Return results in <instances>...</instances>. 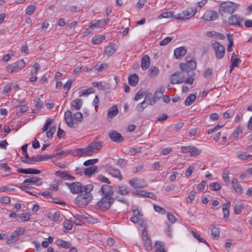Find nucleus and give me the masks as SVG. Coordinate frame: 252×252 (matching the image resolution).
Here are the masks:
<instances>
[{
    "label": "nucleus",
    "mask_w": 252,
    "mask_h": 252,
    "mask_svg": "<svg viewBox=\"0 0 252 252\" xmlns=\"http://www.w3.org/2000/svg\"><path fill=\"white\" fill-rule=\"evenodd\" d=\"M244 21V19L237 14L232 15L228 18V23L230 25L236 27H241V22Z\"/></svg>",
    "instance_id": "10"
},
{
    "label": "nucleus",
    "mask_w": 252,
    "mask_h": 252,
    "mask_svg": "<svg viewBox=\"0 0 252 252\" xmlns=\"http://www.w3.org/2000/svg\"><path fill=\"white\" fill-rule=\"evenodd\" d=\"M17 68L15 63L9 64L6 66V71L10 73H12Z\"/></svg>",
    "instance_id": "50"
},
{
    "label": "nucleus",
    "mask_w": 252,
    "mask_h": 252,
    "mask_svg": "<svg viewBox=\"0 0 252 252\" xmlns=\"http://www.w3.org/2000/svg\"><path fill=\"white\" fill-rule=\"evenodd\" d=\"M210 187L212 190H213L215 191H218L220 189L221 186L219 183H218L217 182H215V183H212L210 185Z\"/></svg>",
    "instance_id": "54"
},
{
    "label": "nucleus",
    "mask_w": 252,
    "mask_h": 252,
    "mask_svg": "<svg viewBox=\"0 0 252 252\" xmlns=\"http://www.w3.org/2000/svg\"><path fill=\"white\" fill-rule=\"evenodd\" d=\"M232 185L234 190L237 193L241 194L243 193V188L236 179L233 178L232 179Z\"/></svg>",
    "instance_id": "23"
},
{
    "label": "nucleus",
    "mask_w": 252,
    "mask_h": 252,
    "mask_svg": "<svg viewBox=\"0 0 252 252\" xmlns=\"http://www.w3.org/2000/svg\"><path fill=\"white\" fill-rule=\"evenodd\" d=\"M196 195V192L195 191H191L186 199L187 202L188 203H191L192 201L194 199Z\"/></svg>",
    "instance_id": "51"
},
{
    "label": "nucleus",
    "mask_w": 252,
    "mask_h": 252,
    "mask_svg": "<svg viewBox=\"0 0 252 252\" xmlns=\"http://www.w3.org/2000/svg\"><path fill=\"white\" fill-rule=\"evenodd\" d=\"M149 75L151 77L157 76L159 73V69L158 67L152 66L149 70Z\"/></svg>",
    "instance_id": "42"
},
{
    "label": "nucleus",
    "mask_w": 252,
    "mask_h": 252,
    "mask_svg": "<svg viewBox=\"0 0 252 252\" xmlns=\"http://www.w3.org/2000/svg\"><path fill=\"white\" fill-rule=\"evenodd\" d=\"M201 151L198 148L195 147L191 146L189 154L191 156L195 157L199 155L201 153Z\"/></svg>",
    "instance_id": "46"
},
{
    "label": "nucleus",
    "mask_w": 252,
    "mask_h": 252,
    "mask_svg": "<svg viewBox=\"0 0 252 252\" xmlns=\"http://www.w3.org/2000/svg\"><path fill=\"white\" fill-rule=\"evenodd\" d=\"M211 228L212 235L215 237H219L220 233L219 228L216 227L214 225H212Z\"/></svg>",
    "instance_id": "41"
},
{
    "label": "nucleus",
    "mask_w": 252,
    "mask_h": 252,
    "mask_svg": "<svg viewBox=\"0 0 252 252\" xmlns=\"http://www.w3.org/2000/svg\"><path fill=\"white\" fill-rule=\"evenodd\" d=\"M98 167L96 165L91 166L88 168H86L84 171V174L87 176H90L95 173L97 171Z\"/></svg>",
    "instance_id": "29"
},
{
    "label": "nucleus",
    "mask_w": 252,
    "mask_h": 252,
    "mask_svg": "<svg viewBox=\"0 0 252 252\" xmlns=\"http://www.w3.org/2000/svg\"><path fill=\"white\" fill-rule=\"evenodd\" d=\"M109 138L114 142H121L124 140V137L119 132L115 130L109 132Z\"/></svg>",
    "instance_id": "19"
},
{
    "label": "nucleus",
    "mask_w": 252,
    "mask_h": 252,
    "mask_svg": "<svg viewBox=\"0 0 252 252\" xmlns=\"http://www.w3.org/2000/svg\"><path fill=\"white\" fill-rule=\"evenodd\" d=\"M28 110V107L25 105L22 106L18 111L16 113V115L21 116L22 113L25 112Z\"/></svg>",
    "instance_id": "63"
},
{
    "label": "nucleus",
    "mask_w": 252,
    "mask_h": 252,
    "mask_svg": "<svg viewBox=\"0 0 252 252\" xmlns=\"http://www.w3.org/2000/svg\"><path fill=\"white\" fill-rule=\"evenodd\" d=\"M18 217L21 218L23 221H26L30 219V214L27 212L19 214Z\"/></svg>",
    "instance_id": "47"
},
{
    "label": "nucleus",
    "mask_w": 252,
    "mask_h": 252,
    "mask_svg": "<svg viewBox=\"0 0 252 252\" xmlns=\"http://www.w3.org/2000/svg\"><path fill=\"white\" fill-rule=\"evenodd\" d=\"M34 10H35V7L33 5H31L27 8V9L26 10V13L28 15H30L33 13Z\"/></svg>",
    "instance_id": "64"
},
{
    "label": "nucleus",
    "mask_w": 252,
    "mask_h": 252,
    "mask_svg": "<svg viewBox=\"0 0 252 252\" xmlns=\"http://www.w3.org/2000/svg\"><path fill=\"white\" fill-rule=\"evenodd\" d=\"M105 38L104 36L98 35L93 37L92 42L94 44L100 43Z\"/></svg>",
    "instance_id": "44"
},
{
    "label": "nucleus",
    "mask_w": 252,
    "mask_h": 252,
    "mask_svg": "<svg viewBox=\"0 0 252 252\" xmlns=\"http://www.w3.org/2000/svg\"><path fill=\"white\" fill-rule=\"evenodd\" d=\"M56 243L59 247L64 249H69L71 246V244L70 242L60 239L56 241Z\"/></svg>",
    "instance_id": "28"
},
{
    "label": "nucleus",
    "mask_w": 252,
    "mask_h": 252,
    "mask_svg": "<svg viewBox=\"0 0 252 252\" xmlns=\"http://www.w3.org/2000/svg\"><path fill=\"white\" fill-rule=\"evenodd\" d=\"M196 13V10L192 8H189L182 13L176 15L173 18L177 20H185L193 17Z\"/></svg>",
    "instance_id": "5"
},
{
    "label": "nucleus",
    "mask_w": 252,
    "mask_h": 252,
    "mask_svg": "<svg viewBox=\"0 0 252 252\" xmlns=\"http://www.w3.org/2000/svg\"><path fill=\"white\" fill-rule=\"evenodd\" d=\"M64 228L67 230H70L72 228V222L70 220H66L63 222Z\"/></svg>",
    "instance_id": "56"
},
{
    "label": "nucleus",
    "mask_w": 252,
    "mask_h": 252,
    "mask_svg": "<svg viewBox=\"0 0 252 252\" xmlns=\"http://www.w3.org/2000/svg\"><path fill=\"white\" fill-rule=\"evenodd\" d=\"M150 64V59L148 55H144L141 60V68L142 70L147 69Z\"/></svg>",
    "instance_id": "26"
},
{
    "label": "nucleus",
    "mask_w": 252,
    "mask_h": 252,
    "mask_svg": "<svg viewBox=\"0 0 252 252\" xmlns=\"http://www.w3.org/2000/svg\"><path fill=\"white\" fill-rule=\"evenodd\" d=\"M144 247L147 251H150L152 250L153 247H152V241H151V239L144 241Z\"/></svg>",
    "instance_id": "48"
},
{
    "label": "nucleus",
    "mask_w": 252,
    "mask_h": 252,
    "mask_svg": "<svg viewBox=\"0 0 252 252\" xmlns=\"http://www.w3.org/2000/svg\"><path fill=\"white\" fill-rule=\"evenodd\" d=\"M99 192H101L103 196L113 198L112 196L114 194L113 188L108 185H103L101 187Z\"/></svg>",
    "instance_id": "15"
},
{
    "label": "nucleus",
    "mask_w": 252,
    "mask_h": 252,
    "mask_svg": "<svg viewBox=\"0 0 252 252\" xmlns=\"http://www.w3.org/2000/svg\"><path fill=\"white\" fill-rule=\"evenodd\" d=\"M41 180V178L39 177L33 176L26 179L22 184L26 186L35 185L36 186H39L42 185V182H40Z\"/></svg>",
    "instance_id": "14"
},
{
    "label": "nucleus",
    "mask_w": 252,
    "mask_h": 252,
    "mask_svg": "<svg viewBox=\"0 0 252 252\" xmlns=\"http://www.w3.org/2000/svg\"><path fill=\"white\" fill-rule=\"evenodd\" d=\"M172 37H167L163 39L159 43L160 46H164L168 44L173 39Z\"/></svg>",
    "instance_id": "59"
},
{
    "label": "nucleus",
    "mask_w": 252,
    "mask_h": 252,
    "mask_svg": "<svg viewBox=\"0 0 252 252\" xmlns=\"http://www.w3.org/2000/svg\"><path fill=\"white\" fill-rule=\"evenodd\" d=\"M211 44L215 52V55L216 58L220 60L223 58L225 53V48L220 43L214 41H211Z\"/></svg>",
    "instance_id": "6"
},
{
    "label": "nucleus",
    "mask_w": 252,
    "mask_h": 252,
    "mask_svg": "<svg viewBox=\"0 0 252 252\" xmlns=\"http://www.w3.org/2000/svg\"><path fill=\"white\" fill-rule=\"evenodd\" d=\"M191 233L194 236V237L199 242L203 243L207 246L209 245L207 242L205 241V240L202 238L200 234L194 232L193 230L191 231Z\"/></svg>",
    "instance_id": "38"
},
{
    "label": "nucleus",
    "mask_w": 252,
    "mask_h": 252,
    "mask_svg": "<svg viewBox=\"0 0 252 252\" xmlns=\"http://www.w3.org/2000/svg\"><path fill=\"white\" fill-rule=\"evenodd\" d=\"M64 121L66 124L70 127L77 128L78 124L73 121L72 113L70 110L67 111L64 114Z\"/></svg>",
    "instance_id": "12"
},
{
    "label": "nucleus",
    "mask_w": 252,
    "mask_h": 252,
    "mask_svg": "<svg viewBox=\"0 0 252 252\" xmlns=\"http://www.w3.org/2000/svg\"><path fill=\"white\" fill-rule=\"evenodd\" d=\"M93 197L91 192H84L77 196L75 200V204L79 207H84L91 202Z\"/></svg>",
    "instance_id": "3"
},
{
    "label": "nucleus",
    "mask_w": 252,
    "mask_h": 252,
    "mask_svg": "<svg viewBox=\"0 0 252 252\" xmlns=\"http://www.w3.org/2000/svg\"><path fill=\"white\" fill-rule=\"evenodd\" d=\"M69 152H70V154L73 156L84 157L82 149H76L74 150H70Z\"/></svg>",
    "instance_id": "43"
},
{
    "label": "nucleus",
    "mask_w": 252,
    "mask_h": 252,
    "mask_svg": "<svg viewBox=\"0 0 252 252\" xmlns=\"http://www.w3.org/2000/svg\"><path fill=\"white\" fill-rule=\"evenodd\" d=\"M142 238L143 241L150 239V237L148 235V232L146 229H144L142 231Z\"/></svg>",
    "instance_id": "60"
},
{
    "label": "nucleus",
    "mask_w": 252,
    "mask_h": 252,
    "mask_svg": "<svg viewBox=\"0 0 252 252\" xmlns=\"http://www.w3.org/2000/svg\"><path fill=\"white\" fill-rule=\"evenodd\" d=\"M230 205L231 202L229 201H227L226 203L222 205V210L223 213V218L225 219H226L229 217Z\"/></svg>",
    "instance_id": "25"
},
{
    "label": "nucleus",
    "mask_w": 252,
    "mask_h": 252,
    "mask_svg": "<svg viewBox=\"0 0 252 252\" xmlns=\"http://www.w3.org/2000/svg\"><path fill=\"white\" fill-rule=\"evenodd\" d=\"M138 80V76L136 74H131L128 77V83L131 86H136Z\"/></svg>",
    "instance_id": "30"
},
{
    "label": "nucleus",
    "mask_w": 252,
    "mask_h": 252,
    "mask_svg": "<svg viewBox=\"0 0 252 252\" xmlns=\"http://www.w3.org/2000/svg\"><path fill=\"white\" fill-rule=\"evenodd\" d=\"M129 183L134 188H143L147 186L144 179L137 178L132 179L129 181Z\"/></svg>",
    "instance_id": "11"
},
{
    "label": "nucleus",
    "mask_w": 252,
    "mask_h": 252,
    "mask_svg": "<svg viewBox=\"0 0 252 252\" xmlns=\"http://www.w3.org/2000/svg\"><path fill=\"white\" fill-rule=\"evenodd\" d=\"M154 248L156 252H166L165 244L160 241H156Z\"/></svg>",
    "instance_id": "24"
},
{
    "label": "nucleus",
    "mask_w": 252,
    "mask_h": 252,
    "mask_svg": "<svg viewBox=\"0 0 252 252\" xmlns=\"http://www.w3.org/2000/svg\"><path fill=\"white\" fill-rule=\"evenodd\" d=\"M231 69L230 72L232 71V69L235 67L238 66V64L241 62V60L237 57L233 58V56H231Z\"/></svg>",
    "instance_id": "35"
},
{
    "label": "nucleus",
    "mask_w": 252,
    "mask_h": 252,
    "mask_svg": "<svg viewBox=\"0 0 252 252\" xmlns=\"http://www.w3.org/2000/svg\"><path fill=\"white\" fill-rule=\"evenodd\" d=\"M116 192L121 195H126L129 193L127 187L125 185L118 186L115 188Z\"/></svg>",
    "instance_id": "21"
},
{
    "label": "nucleus",
    "mask_w": 252,
    "mask_h": 252,
    "mask_svg": "<svg viewBox=\"0 0 252 252\" xmlns=\"http://www.w3.org/2000/svg\"><path fill=\"white\" fill-rule=\"evenodd\" d=\"M117 165L121 168H124L126 166V161L124 158H120L117 160Z\"/></svg>",
    "instance_id": "58"
},
{
    "label": "nucleus",
    "mask_w": 252,
    "mask_h": 252,
    "mask_svg": "<svg viewBox=\"0 0 252 252\" xmlns=\"http://www.w3.org/2000/svg\"><path fill=\"white\" fill-rule=\"evenodd\" d=\"M164 89L163 88H159L154 94L152 98V101L150 103V105L153 106L155 103L163 96Z\"/></svg>",
    "instance_id": "16"
},
{
    "label": "nucleus",
    "mask_w": 252,
    "mask_h": 252,
    "mask_svg": "<svg viewBox=\"0 0 252 252\" xmlns=\"http://www.w3.org/2000/svg\"><path fill=\"white\" fill-rule=\"evenodd\" d=\"M65 184L69 187L71 192L74 194L91 192L94 189V186L92 184L83 186L81 183L78 182L72 183H66Z\"/></svg>",
    "instance_id": "1"
},
{
    "label": "nucleus",
    "mask_w": 252,
    "mask_h": 252,
    "mask_svg": "<svg viewBox=\"0 0 252 252\" xmlns=\"http://www.w3.org/2000/svg\"><path fill=\"white\" fill-rule=\"evenodd\" d=\"M238 6V4L232 1L223 2L219 5V12L222 16L224 13L232 14Z\"/></svg>",
    "instance_id": "2"
},
{
    "label": "nucleus",
    "mask_w": 252,
    "mask_h": 252,
    "mask_svg": "<svg viewBox=\"0 0 252 252\" xmlns=\"http://www.w3.org/2000/svg\"><path fill=\"white\" fill-rule=\"evenodd\" d=\"M130 220L133 223H137L140 225H143L144 224V221L143 219L138 216H134L130 218Z\"/></svg>",
    "instance_id": "40"
},
{
    "label": "nucleus",
    "mask_w": 252,
    "mask_h": 252,
    "mask_svg": "<svg viewBox=\"0 0 252 252\" xmlns=\"http://www.w3.org/2000/svg\"><path fill=\"white\" fill-rule=\"evenodd\" d=\"M244 206L242 203H236L234 205V213L235 215L240 214L241 213L242 210L243 209Z\"/></svg>",
    "instance_id": "37"
},
{
    "label": "nucleus",
    "mask_w": 252,
    "mask_h": 252,
    "mask_svg": "<svg viewBox=\"0 0 252 252\" xmlns=\"http://www.w3.org/2000/svg\"><path fill=\"white\" fill-rule=\"evenodd\" d=\"M118 109L116 105H113L108 110L107 116L109 118H113L116 116L118 113Z\"/></svg>",
    "instance_id": "31"
},
{
    "label": "nucleus",
    "mask_w": 252,
    "mask_h": 252,
    "mask_svg": "<svg viewBox=\"0 0 252 252\" xmlns=\"http://www.w3.org/2000/svg\"><path fill=\"white\" fill-rule=\"evenodd\" d=\"M106 24V21L105 19H102L99 20L97 22H95L94 23L92 22L89 26V28L93 29L94 28L98 27L102 28Z\"/></svg>",
    "instance_id": "27"
},
{
    "label": "nucleus",
    "mask_w": 252,
    "mask_h": 252,
    "mask_svg": "<svg viewBox=\"0 0 252 252\" xmlns=\"http://www.w3.org/2000/svg\"><path fill=\"white\" fill-rule=\"evenodd\" d=\"M83 102L82 100L80 99H74L71 104V106L72 108H74L76 110H79L81 109L82 106Z\"/></svg>",
    "instance_id": "32"
},
{
    "label": "nucleus",
    "mask_w": 252,
    "mask_h": 252,
    "mask_svg": "<svg viewBox=\"0 0 252 252\" xmlns=\"http://www.w3.org/2000/svg\"><path fill=\"white\" fill-rule=\"evenodd\" d=\"M98 161V159L97 158L91 159H89V160L85 161L84 162V165L85 166H89V165L94 166V164L97 163Z\"/></svg>",
    "instance_id": "49"
},
{
    "label": "nucleus",
    "mask_w": 252,
    "mask_h": 252,
    "mask_svg": "<svg viewBox=\"0 0 252 252\" xmlns=\"http://www.w3.org/2000/svg\"><path fill=\"white\" fill-rule=\"evenodd\" d=\"M227 37L229 42L227 45V50L228 52H231L232 51V46L233 44V38L229 33L227 34Z\"/></svg>",
    "instance_id": "45"
},
{
    "label": "nucleus",
    "mask_w": 252,
    "mask_h": 252,
    "mask_svg": "<svg viewBox=\"0 0 252 252\" xmlns=\"http://www.w3.org/2000/svg\"><path fill=\"white\" fill-rule=\"evenodd\" d=\"M107 172L113 176L114 177L118 178L119 180H122L123 177L121 174L120 171L112 166H109L106 168Z\"/></svg>",
    "instance_id": "18"
},
{
    "label": "nucleus",
    "mask_w": 252,
    "mask_h": 252,
    "mask_svg": "<svg viewBox=\"0 0 252 252\" xmlns=\"http://www.w3.org/2000/svg\"><path fill=\"white\" fill-rule=\"evenodd\" d=\"M218 17L219 14L216 11L209 10L205 12L202 19L206 21H212L216 20Z\"/></svg>",
    "instance_id": "13"
},
{
    "label": "nucleus",
    "mask_w": 252,
    "mask_h": 252,
    "mask_svg": "<svg viewBox=\"0 0 252 252\" xmlns=\"http://www.w3.org/2000/svg\"><path fill=\"white\" fill-rule=\"evenodd\" d=\"M17 171L19 173H24L26 174H39L40 173V171L33 168H18Z\"/></svg>",
    "instance_id": "22"
},
{
    "label": "nucleus",
    "mask_w": 252,
    "mask_h": 252,
    "mask_svg": "<svg viewBox=\"0 0 252 252\" xmlns=\"http://www.w3.org/2000/svg\"><path fill=\"white\" fill-rule=\"evenodd\" d=\"M75 121L81 123L83 120V116L81 113L76 112L73 115Z\"/></svg>",
    "instance_id": "55"
},
{
    "label": "nucleus",
    "mask_w": 252,
    "mask_h": 252,
    "mask_svg": "<svg viewBox=\"0 0 252 252\" xmlns=\"http://www.w3.org/2000/svg\"><path fill=\"white\" fill-rule=\"evenodd\" d=\"M187 62L180 64V68L183 72L188 73L190 70H193L196 68V63L194 60H189L186 58Z\"/></svg>",
    "instance_id": "8"
},
{
    "label": "nucleus",
    "mask_w": 252,
    "mask_h": 252,
    "mask_svg": "<svg viewBox=\"0 0 252 252\" xmlns=\"http://www.w3.org/2000/svg\"><path fill=\"white\" fill-rule=\"evenodd\" d=\"M174 13L172 11H169V12H166L164 13H163L162 14H160L158 18L161 19V18H167L169 17H171L173 16Z\"/></svg>",
    "instance_id": "53"
},
{
    "label": "nucleus",
    "mask_w": 252,
    "mask_h": 252,
    "mask_svg": "<svg viewBox=\"0 0 252 252\" xmlns=\"http://www.w3.org/2000/svg\"><path fill=\"white\" fill-rule=\"evenodd\" d=\"M154 208L155 210L157 212L162 214H164L166 213V210L159 206L154 205Z\"/></svg>",
    "instance_id": "62"
},
{
    "label": "nucleus",
    "mask_w": 252,
    "mask_h": 252,
    "mask_svg": "<svg viewBox=\"0 0 252 252\" xmlns=\"http://www.w3.org/2000/svg\"><path fill=\"white\" fill-rule=\"evenodd\" d=\"M187 53V49L185 47L182 46L176 48L174 51V56L177 59L182 58Z\"/></svg>",
    "instance_id": "20"
},
{
    "label": "nucleus",
    "mask_w": 252,
    "mask_h": 252,
    "mask_svg": "<svg viewBox=\"0 0 252 252\" xmlns=\"http://www.w3.org/2000/svg\"><path fill=\"white\" fill-rule=\"evenodd\" d=\"M55 174L57 176H59L62 178L65 179H67V175H68V174L66 172L61 171H57L56 172Z\"/></svg>",
    "instance_id": "61"
},
{
    "label": "nucleus",
    "mask_w": 252,
    "mask_h": 252,
    "mask_svg": "<svg viewBox=\"0 0 252 252\" xmlns=\"http://www.w3.org/2000/svg\"><path fill=\"white\" fill-rule=\"evenodd\" d=\"M82 150L84 157L91 156L95 152L90 144L86 148L82 149Z\"/></svg>",
    "instance_id": "33"
},
{
    "label": "nucleus",
    "mask_w": 252,
    "mask_h": 252,
    "mask_svg": "<svg viewBox=\"0 0 252 252\" xmlns=\"http://www.w3.org/2000/svg\"><path fill=\"white\" fill-rule=\"evenodd\" d=\"M107 67V65L106 63H102V64H100V65H95L94 66V71L96 72H97L100 71L102 69H103L104 68H106Z\"/></svg>",
    "instance_id": "57"
},
{
    "label": "nucleus",
    "mask_w": 252,
    "mask_h": 252,
    "mask_svg": "<svg viewBox=\"0 0 252 252\" xmlns=\"http://www.w3.org/2000/svg\"><path fill=\"white\" fill-rule=\"evenodd\" d=\"M196 98V96L194 94H190L185 99V105L186 106L190 105L192 102H193Z\"/></svg>",
    "instance_id": "36"
},
{
    "label": "nucleus",
    "mask_w": 252,
    "mask_h": 252,
    "mask_svg": "<svg viewBox=\"0 0 252 252\" xmlns=\"http://www.w3.org/2000/svg\"><path fill=\"white\" fill-rule=\"evenodd\" d=\"M115 52V49L113 46L110 45L106 47L105 53L107 56H111Z\"/></svg>",
    "instance_id": "39"
},
{
    "label": "nucleus",
    "mask_w": 252,
    "mask_h": 252,
    "mask_svg": "<svg viewBox=\"0 0 252 252\" xmlns=\"http://www.w3.org/2000/svg\"><path fill=\"white\" fill-rule=\"evenodd\" d=\"M25 230L23 228H19L14 231L11 236L7 238L6 243L10 244L14 243L19 239V236L25 233Z\"/></svg>",
    "instance_id": "7"
},
{
    "label": "nucleus",
    "mask_w": 252,
    "mask_h": 252,
    "mask_svg": "<svg viewBox=\"0 0 252 252\" xmlns=\"http://www.w3.org/2000/svg\"><path fill=\"white\" fill-rule=\"evenodd\" d=\"M185 77L180 71H176L170 76V83L172 84H181L184 82Z\"/></svg>",
    "instance_id": "9"
},
{
    "label": "nucleus",
    "mask_w": 252,
    "mask_h": 252,
    "mask_svg": "<svg viewBox=\"0 0 252 252\" xmlns=\"http://www.w3.org/2000/svg\"><path fill=\"white\" fill-rule=\"evenodd\" d=\"M54 123V121L53 119H52L51 118H48L44 124V126L42 127V130L43 132L46 131V136L49 138H51L53 137V133L51 132V131L49 129V127L51 125L53 124Z\"/></svg>",
    "instance_id": "17"
},
{
    "label": "nucleus",
    "mask_w": 252,
    "mask_h": 252,
    "mask_svg": "<svg viewBox=\"0 0 252 252\" xmlns=\"http://www.w3.org/2000/svg\"><path fill=\"white\" fill-rule=\"evenodd\" d=\"M92 148H93V150L95 152H97V151L101 150L103 142H95L94 143H90Z\"/></svg>",
    "instance_id": "34"
},
{
    "label": "nucleus",
    "mask_w": 252,
    "mask_h": 252,
    "mask_svg": "<svg viewBox=\"0 0 252 252\" xmlns=\"http://www.w3.org/2000/svg\"><path fill=\"white\" fill-rule=\"evenodd\" d=\"M115 200L114 198L103 196L97 203V206L102 211L108 210Z\"/></svg>",
    "instance_id": "4"
},
{
    "label": "nucleus",
    "mask_w": 252,
    "mask_h": 252,
    "mask_svg": "<svg viewBox=\"0 0 252 252\" xmlns=\"http://www.w3.org/2000/svg\"><path fill=\"white\" fill-rule=\"evenodd\" d=\"M33 101L35 107H36L37 109H41L42 107L43 102L39 98H35L33 100Z\"/></svg>",
    "instance_id": "52"
}]
</instances>
